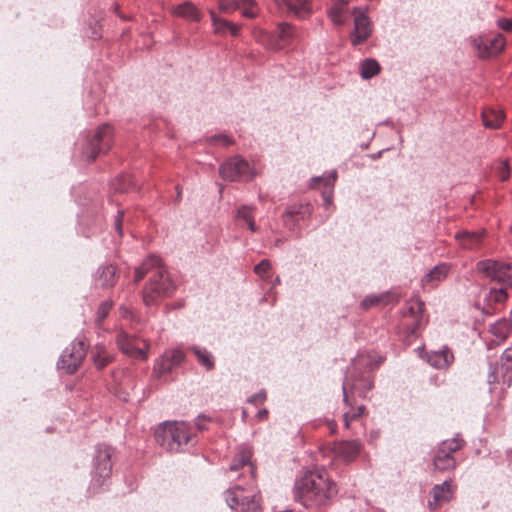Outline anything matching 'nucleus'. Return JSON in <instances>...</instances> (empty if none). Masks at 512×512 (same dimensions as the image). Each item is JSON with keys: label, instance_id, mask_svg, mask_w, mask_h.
<instances>
[{"label": "nucleus", "instance_id": "obj_1", "mask_svg": "<svg viewBox=\"0 0 512 512\" xmlns=\"http://www.w3.org/2000/svg\"><path fill=\"white\" fill-rule=\"evenodd\" d=\"M338 493L337 484L324 469L305 468L296 477L292 489L293 499L312 511L330 507Z\"/></svg>", "mask_w": 512, "mask_h": 512}, {"label": "nucleus", "instance_id": "obj_2", "mask_svg": "<svg viewBox=\"0 0 512 512\" xmlns=\"http://www.w3.org/2000/svg\"><path fill=\"white\" fill-rule=\"evenodd\" d=\"M146 275H149V280L142 290V301L146 307L158 306L162 299L171 297L176 291V283L158 256H148L135 269L134 281L138 283Z\"/></svg>", "mask_w": 512, "mask_h": 512}, {"label": "nucleus", "instance_id": "obj_3", "mask_svg": "<svg viewBox=\"0 0 512 512\" xmlns=\"http://www.w3.org/2000/svg\"><path fill=\"white\" fill-rule=\"evenodd\" d=\"M194 428L185 421H164L155 430L154 437L160 446H183L196 444Z\"/></svg>", "mask_w": 512, "mask_h": 512}, {"label": "nucleus", "instance_id": "obj_4", "mask_svg": "<svg viewBox=\"0 0 512 512\" xmlns=\"http://www.w3.org/2000/svg\"><path fill=\"white\" fill-rule=\"evenodd\" d=\"M225 500L236 512H260L257 492L252 486L235 485L225 492Z\"/></svg>", "mask_w": 512, "mask_h": 512}, {"label": "nucleus", "instance_id": "obj_5", "mask_svg": "<svg viewBox=\"0 0 512 512\" xmlns=\"http://www.w3.org/2000/svg\"><path fill=\"white\" fill-rule=\"evenodd\" d=\"M113 141V127L108 123L102 124L95 130L94 134L87 139L83 147V154L88 160L93 161L100 154L107 153L111 149Z\"/></svg>", "mask_w": 512, "mask_h": 512}, {"label": "nucleus", "instance_id": "obj_6", "mask_svg": "<svg viewBox=\"0 0 512 512\" xmlns=\"http://www.w3.org/2000/svg\"><path fill=\"white\" fill-rule=\"evenodd\" d=\"M476 270L482 277L497 282L502 287H512V264L485 259L478 261Z\"/></svg>", "mask_w": 512, "mask_h": 512}, {"label": "nucleus", "instance_id": "obj_7", "mask_svg": "<svg viewBox=\"0 0 512 512\" xmlns=\"http://www.w3.org/2000/svg\"><path fill=\"white\" fill-rule=\"evenodd\" d=\"M489 391L492 393L496 385L502 384V390L512 384V347L507 348L501 355L500 364H490L487 375Z\"/></svg>", "mask_w": 512, "mask_h": 512}, {"label": "nucleus", "instance_id": "obj_8", "mask_svg": "<svg viewBox=\"0 0 512 512\" xmlns=\"http://www.w3.org/2000/svg\"><path fill=\"white\" fill-rule=\"evenodd\" d=\"M88 346L84 338L72 341L61 354L57 363L58 368L67 374L75 373L86 357Z\"/></svg>", "mask_w": 512, "mask_h": 512}, {"label": "nucleus", "instance_id": "obj_9", "mask_svg": "<svg viewBox=\"0 0 512 512\" xmlns=\"http://www.w3.org/2000/svg\"><path fill=\"white\" fill-rule=\"evenodd\" d=\"M219 173L227 181L250 180L254 175L249 163L240 156L231 157L221 164Z\"/></svg>", "mask_w": 512, "mask_h": 512}, {"label": "nucleus", "instance_id": "obj_10", "mask_svg": "<svg viewBox=\"0 0 512 512\" xmlns=\"http://www.w3.org/2000/svg\"><path fill=\"white\" fill-rule=\"evenodd\" d=\"M116 343L119 349L126 355L136 359L145 360L147 358L148 345L144 340L137 336L129 335L120 331L116 336Z\"/></svg>", "mask_w": 512, "mask_h": 512}, {"label": "nucleus", "instance_id": "obj_11", "mask_svg": "<svg viewBox=\"0 0 512 512\" xmlns=\"http://www.w3.org/2000/svg\"><path fill=\"white\" fill-rule=\"evenodd\" d=\"M425 304L421 300L408 303L404 317L406 318L405 329L408 337H417L419 330L425 325L423 312Z\"/></svg>", "mask_w": 512, "mask_h": 512}, {"label": "nucleus", "instance_id": "obj_12", "mask_svg": "<svg viewBox=\"0 0 512 512\" xmlns=\"http://www.w3.org/2000/svg\"><path fill=\"white\" fill-rule=\"evenodd\" d=\"M185 359V355L180 349H171L165 351L156 361L153 368V374L160 379L170 373L173 369L180 366Z\"/></svg>", "mask_w": 512, "mask_h": 512}, {"label": "nucleus", "instance_id": "obj_13", "mask_svg": "<svg viewBox=\"0 0 512 512\" xmlns=\"http://www.w3.org/2000/svg\"><path fill=\"white\" fill-rule=\"evenodd\" d=\"M473 46L480 58H489L499 54L505 47V40L502 35L494 37H478L473 39Z\"/></svg>", "mask_w": 512, "mask_h": 512}, {"label": "nucleus", "instance_id": "obj_14", "mask_svg": "<svg viewBox=\"0 0 512 512\" xmlns=\"http://www.w3.org/2000/svg\"><path fill=\"white\" fill-rule=\"evenodd\" d=\"M295 29L289 23H279L274 33L267 35L268 47L273 50H281L295 39Z\"/></svg>", "mask_w": 512, "mask_h": 512}, {"label": "nucleus", "instance_id": "obj_15", "mask_svg": "<svg viewBox=\"0 0 512 512\" xmlns=\"http://www.w3.org/2000/svg\"><path fill=\"white\" fill-rule=\"evenodd\" d=\"M311 214L312 208L309 204L290 205L282 214L283 224L289 231H295L299 221Z\"/></svg>", "mask_w": 512, "mask_h": 512}, {"label": "nucleus", "instance_id": "obj_16", "mask_svg": "<svg viewBox=\"0 0 512 512\" xmlns=\"http://www.w3.org/2000/svg\"><path fill=\"white\" fill-rule=\"evenodd\" d=\"M275 4L282 13H290L299 19H305L311 12L308 0H275Z\"/></svg>", "mask_w": 512, "mask_h": 512}, {"label": "nucleus", "instance_id": "obj_17", "mask_svg": "<svg viewBox=\"0 0 512 512\" xmlns=\"http://www.w3.org/2000/svg\"><path fill=\"white\" fill-rule=\"evenodd\" d=\"M372 34V23L369 18L360 13L354 18V30L350 34V41L353 46L364 43Z\"/></svg>", "mask_w": 512, "mask_h": 512}, {"label": "nucleus", "instance_id": "obj_18", "mask_svg": "<svg viewBox=\"0 0 512 512\" xmlns=\"http://www.w3.org/2000/svg\"><path fill=\"white\" fill-rule=\"evenodd\" d=\"M453 361L454 355L447 347L427 354V362L436 369H447Z\"/></svg>", "mask_w": 512, "mask_h": 512}, {"label": "nucleus", "instance_id": "obj_19", "mask_svg": "<svg viewBox=\"0 0 512 512\" xmlns=\"http://www.w3.org/2000/svg\"><path fill=\"white\" fill-rule=\"evenodd\" d=\"M485 230L480 231H461L456 234V239L460 245L467 250H475L481 246Z\"/></svg>", "mask_w": 512, "mask_h": 512}, {"label": "nucleus", "instance_id": "obj_20", "mask_svg": "<svg viewBox=\"0 0 512 512\" xmlns=\"http://www.w3.org/2000/svg\"><path fill=\"white\" fill-rule=\"evenodd\" d=\"M116 280V267L112 264L100 266L95 274V283L101 288L113 287Z\"/></svg>", "mask_w": 512, "mask_h": 512}, {"label": "nucleus", "instance_id": "obj_21", "mask_svg": "<svg viewBox=\"0 0 512 512\" xmlns=\"http://www.w3.org/2000/svg\"><path fill=\"white\" fill-rule=\"evenodd\" d=\"M432 494L433 501H429V507L432 510H435L438 505L443 502H448L451 499V486L448 481H444L442 484H438L433 487Z\"/></svg>", "mask_w": 512, "mask_h": 512}, {"label": "nucleus", "instance_id": "obj_22", "mask_svg": "<svg viewBox=\"0 0 512 512\" xmlns=\"http://www.w3.org/2000/svg\"><path fill=\"white\" fill-rule=\"evenodd\" d=\"M173 13L184 19L199 22L201 20V12L199 9L190 1H186L173 8Z\"/></svg>", "mask_w": 512, "mask_h": 512}, {"label": "nucleus", "instance_id": "obj_23", "mask_svg": "<svg viewBox=\"0 0 512 512\" xmlns=\"http://www.w3.org/2000/svg\"><path fill=\"white\" fill-rule=\"evenodd\" d=\"M91 359L98 370L104 369L114 359L105 346L101 344L95 345L91 350Z\"/></svg>", "mask_w": 512, "mask_h": 512}, {"label": "nucleus", "instance_id": "obj_24", "mask_svg": "<svg viewBox=\"0 0 512 512\" xmlns=\"http://www.w3.org/2000/svg\"><path fill=\"white\" fill-rule=\"evenodd\" d=\"M251 450H240L233 458L229 470L231 472L238 471L241 468H247L251 476H254V467L251 464Z\"/></svg>", "mask_w": 512, "mask_h": 512}, {"label": "nucleus", "instance_id": "obj_25", "mask_svg": "<svg viewBox=\"0 0 512 512\" xmlns=\"http://www.w3.org/2000/svg\"><path fill=\"white\" fill-rule=\"evenodd\" d=\"M190 351L196 356L198 363L203 366L207 371H211L215 367L213 355L205 348L193 345Z\"/></svg>", "mask_w": 512, "mask_h": 512}, {"label": "nucleus", "instance_id": "obj_26", "mask_svg": "<svg viewBox=\"0 0 512 512\" xmlns=\"http://www.w3.org/2000/svg\"><path fill=\"white\" fill-rule=\"evenodd\" d=\"M110 457L111 455L108 453V450H98L95 470L100 477L105 478L111 473L112 465L110 462Z\"/></svg>", "mask_w": 512, "mask_h": 512}, {"label": "nucleus", "instance_id": "obj_27", "mask_svg": "<svg viewBox=\"0 0 512 512\" xmlns=\"http://www.w3.org/2000/svg\"><path fill=\"white\" fill-rule=\"evenodd\" d=\"M447 450H438L434 456V466L437 470L445 471L455 467V459Z\"/></svg>", "mask_w": 512, "mask_h": 512}, {"label": "nucleus", "instance_id": "obj_28", "mask_svg": "<svg viewBox=\"0 0 512 512\" xmlns=\"http://www.w3.org/2000/svg\"><path fill=\"white\" fill-rule=\"evenodd\" d=\"M483 124L487 128H499L504 120V115L501 111L495 109H487L482 112Z\"/></svg>", "mask_w": 512, "mask_h": 512}, {"label": "nucleus", "instance_id": "obj_29", "mask_svg": "<svg viewBox=\"0 0 512 512\" xmlns=\"http://www.w3.org/2000/svg\"><path fill=\"white\" fill-rule=\"evenodd\" d=\"M490 332L500 340L506 339L512 333V319L498 320L491 326Z\"/></svg>", "mask_w": 512, "mask_h": 512}, {"label": "nucleus", "instance_id": "obj_30", "mask_svg": "<svg viewBox=\"0 0 512 512\" xmlns=\"http://www.w3.org/2000/svg\"><path fill=\"white\" fill-rule=\"evenodd\" d=\"M253 212L254 207L242 205L237 210V220L244 221L247 224L248 229L255 233L258 231V226L255 224Z\"/></svg>", "mask_w": 512, "mask_h": 512}, {"label": "nucleus", "instance_id": "obj_31", "mask_svg": "<svg viewBox=\"0 0 512 512\" xmlns=\"http://www.w3.org/2000/svg\"><path fill=\"white\" fill-rule=\"evenodd\" d=\"M347 3L333 2V6L328 11V16L331 21L338 26L346 22L345 8Z\"/></svg>", "mask_w": 512, "mask_h": 512}, {"label": "nucleus", "instance_id": "obj_32", "mask_svg": "<svg viewBox=\"0 0 512 512\" xmlns=\"http://www.w3.org/2000/svg\"><path fill=\"white\" fill-rule=\"evenodd\" d=\"M450 270V266L446 263L436 265L432 270L427 273L423 279L425 282H440L444 280Z\"/></svg>", "mask_w": 512, "mask_h": 512}, {"label": "nucleus", "instance_id": "obj_33", "mask_svg": "<svg viewBox=\"0 0 512 512\" xmlns=\"http://www.w3.org/2000/svg\"><path fill=\"white\" fill-rule=\"evenodd\" d=\"M380 72L379 63L372 58L362 61L360 66V74L363 79H370Z\"/></svg>", "mask_w": 512, "mask_h": 512}, {"label": "nucleus", "instance_id": "obj_34", "mask_svg": "<svg viewBox=\"0 0 512 512\" xmlns=\"http://www.w3.org/2000/svg\"><path fill=\"white\" fill-rule=\"evenodd\" d=\"M374 387V380L370 375H362L358 379H354L352 388L360 389V396L365 398L366 393Z\"/></svg>", "mask_w": 512, "mask_h": 512}, {"label": "nucleus", "instance_id": "obj_35", "mask_svg": "<svg viewBox=\"0 0 512 512\" xmlns=\"http://www.w3.org/2000/svg\"><path fill=\"white\" fill-rule=\"evenodd\" d=\"M239 9L244 17L253 19L258 15V6L254 0H238Z\"/></svg>", "mask_w": 512, "mask_h": 512}, {"label": "nucleus", "instance_id": "obj_36", "mask_svg": "<svg viewBox=\"0 0 512 512\" xmlns=\"http://www.w3.org/2000/svg\"><path fill=\"white\" fill-rule=\"evenodd\" d=\"M507 288L506 287H500V288H491L487 297H486V300L488 302V304H492V303H495V304H502L505 302L506 298H507V292H506Z\"/></svg>", "mask_w": 512, "mask_h": 512}, {"label": "nucleus", "instance_id": "obj_37", "mask_svg": "<svg viewBox=\"0 0 512 512\" xmlns=\"http://www.w3.org/2000/svg\"><path fill=\"white\" fill-rule=\"evenodd\" d=\"M113 306V302L111 300H105L100 303L96 312L95 323L100 326L105 318L108 316L111 308Z\"/></svg>", "mask_w": 512, "mask_h": 512}, {"label": "nucleus", "instance_id": "obj_38", "mask_svg": "<svg viewBox=\"0 0 512 512\" xmlns=\"http://www.w3.org/2000/svg\"><path fill=\"white\" fill-rule=\"evenodd\" d=\"M114 189L120 192H127L132 188H135V184L132 178L128 175H122L115 180L113 183Z\"/></svg>", "mask_w": 512, "mask_h": 512}, {"label": "nucleus", "instance_id": "obj_39", "mask_svg": "<svg viewBox=\"0 0 512 512\" xmlns=\"http://www.w3.org/2000/svg\"><path fill=\"white\" fill-rule=\"evenodd\" d=\"M364 409L365 408L362 405L358 406L357 408L352 406L351 407V411L345 412V414H344L345 427L349 428V425H350L351 421H355L358 418H360L361 415L363 414Z\"/></svg>", "mask_w": 512, "mask_h": 512}, {"label": "nucleus", "instance_id": "obj_40", "mask_svg": "<svg viewBox=\"0 0 512 512\" xmlns=\"http://www.w3.org/2000/svg\"><path fill=\"white\" fill-rule=\"evenodd\" d=\"M387 297L385 295H369L366 296L362 302L361 307L363 309H369L371 307L377 306L380 303L384 302Z\"/></svg>", "mask_w": 512, "mask_h": 512}, {"label": "nucleus", "instance_id": "obj_41", "mask_svg": "<svg viewBox=\"0 0 512 512\" xmlns=\"http://www.w3.org/2000/svg\"><path fill=\"white\" fill-rule=\"evenodd\" d=\"M218 8L222 13H233L239 9L238 0H220Z\"/></svg>", "mask_w": 512, "mask_h": 512}, {"label": "nucleus", "instance_id": "obj_42", "mask_svg": "<svg viewBox=\"0 0 512 512\" xmlns=\"http://www.w3.org/2000/svg\"><path fill=\"white\" fill-rule=\"evenodd\" d=\"M381 363V360L377 363H373L372 360L365 355H359L357 359L354 360L353 365L355 367L363 366L367 368L368 370H373L374 368L378 367V365Z\"/></svg>", "mask_w": 512, "mask_h": 512}, {"label": "nucleus", "instance_id": "obj_43", "mask_svg": "<svg viewBox=\"0 0 512 512\" xmlns=\"http://www.w3.org/2000/svg\"><path fill=\"white\" fill-rule=\"evenodd\" d=\"M210 144L227 147L233 143L231 137L226 134H218L209 138Z\"/></svg>", "mask_w": 512, "mask_h": 512}, {"label": "nucleus", "instance_id": "obj_44", "mask_svg": "<svg viewBox=\"0 0 512 512\" xmlns=\"http://www.w3.org/2000/svg\"><path fill=\"white\" fill-rule=\"evenodd\" d=\"M496 174L501 181L508 180L510 176V167L507 160H503L498 164Z\"/></svg>", "mask_w": 512, "mask_h": 512}, {"label": "nucleus", "instance_id": "obj_45", "mask_svg": "<svg viewBox=\"0 0 512 512\" xmlns=\"http://www.w3.org/2000/svg\"><path fill=\"white\" fill-rule=\"evenodd\" d=\"M270 268V261L268 259H263L254 267V272L259 276H263L270 270Z\"/></svg>", "mask_w": 512, "mask_h": 512}, {"label": "nucleus", "instance_id": "obj_46", "mask_svg": "<svg viewBox=\"0 0 512 512\" xmlns=\"http://www.w3.org/2000/svg\"><path fill=\"white\" fill-rule=\"evenodd\" d=\"M266 397H267L266 391L265 390H261L258 393H255V394L251 395L248 398V402L252 403V404H255V405L262 404L266 400Z\"/></svg>", "mask_w": 512, "mask_h": 512}, {"label": "nucleus", "instance_id": "obj_47", "mask_svg": "<svg viewBox=\"0 0 512 512\" xmlns=\"http://www.w3.org/2000/svg\"><path fill=\"white\" fill-rule=\"evenodd\" d=\"M443 444L446 445L445 448H462L465 445V442L463 439L459 438V435L457 437L452 438L451 440H445L443 441Z\"/></svg>", "mask_w": 512, "mask_h": 512}, {"label": "nucleus", "instance_id": "obj_48", "mask_svg": "<svg viewBox=\"0 0 512 512\" xmlns=\"http://www.w3.org/2000/svg\"><path fill=\"white\" fill-rule=\"evenodd\" d=\"M209 14H210V17H211L212 24L215 27V32L216 33H220L221 32V28L218 25H222V22H224L226 20L222 19V18H219L216 15V13L214 12V10H209Z\"/></svg>", "mask_w": 512, "mask_h": 512}, {"label": "nucleus", "instance_id": "obj_49", "mask_svg": "<svg viewBox=\"0 0 512 512\" xmlns=\"http://www.w3.org/2000/svg\"><path fill=\"white\" fill-rule=\"evenodd\" d=\"M124 211L119 210L117 216L115 217L114 226L119 236L123 235L122 224H123Z\"/></svg>", "mask_w": 512, "mask_h": 512}, {"label": "nucleus", "instance_id": "obj_50", "mask_svg": "<svg viewBox=\"0 0 512 512\" xmlns=\"http://www.w3.org/2000/svg\"><path fill=\"white\" fill-rule=\"evenodd\" d=\"M222 25H225V27H227L228 31L230 32V34L232 36H238L239 35V31H240V26L226 20L224 22H222Z\"/></svg>", "mask_w": 512, "mask_h": 512}, {"label": "nucleus", "instance_id": "obj_51", "mask_svg": "<svg viewBox=\"0 0 512 512\" xmlns=\"http://www.w3.org/2000/svg\"><path fill=\"white\" fill-rule=\"evenodd\" d=\"M498 26L504 31L512 32V19L501 18L498 20Z\"/></svg>", "mask_w": 512, "mask_h": 512}, {"label": "nucleus", "instance_id": "obj_52", "mask_svg": "<svg viewBox=\"0 0 512 512\" xmlns=\"http://www.w3.org/2000/svg\"><path fill=\"white\" fill-rule=\"evenodd\" d=\"M202 419H207L204 415H199L196 419L195 426L198 430L202 431L205 429V426L200 423Z\"/></svg>", "mask_w": 512, "mask_h": 512}, {"label": "nucleus", "instance_id": "obj_53", "mask_svg": "<svg viewBox=\"0 0 512 512\" xmlns=\"http://www.w3.org/2000/svg\"><path fill=\"white\" fill-rule=\"evenodd\" d=\"M342 392H343V400L346 404H349V397H348V393H347V387L345 384H343V387H342Z\"/></svg>", "mask_w": 512, "mask_h": 512}, {"label": "nucleus", "instance_id": "obj_54", "mask_svg": "<svg viewBox=\"0 0 512 512\" xmlns=\"http://www.w3.org/2000/svg\"><path fill=\"white\" fill-rule=\"evenodd\" d=\"M268 415V411L266 409H262V410H259L258 413H257V418L259 420H262L264 418H266Z\"/></svg>", "mask_w": 512, "mask_h": 512}, {"label": "nucleus", "instance_id": "obj_55", "mask_svg": "<svg viewBox=\"0 0 512 512\" xmlns=\"http://www.w3.org/2000/svg\"><path fill=\"white\" fill-rule=\"evenodd\" d=\"M220 28H221V32L220 33H225L226 31H228L227 27H225V25H218Z\"/></svg>", "mask_w": 512, "mask_h": 512}, {"label": "nucleus", "instance_id": "obj_56", "mask_svg": "<svg viewBox=\"0 0 512 512\" xmlns=\"http://www.w3.org/2000/svg\"><path fill=\"white\" fill-rule=\"evenodd\" d=\"M283 243L282 239H276L275 240V246H280Z\"/></svg>", "mask_w": 512, "mask_h": 512}, {"label": "nucleus", "instance_id": "obj_57", "mask_svg": "<svg viewBox=\"0 0 512 512\" xmlns=\"http://www.w3.org/2000/svg\"><path fill=\"white\" fill-rule=\"evenodd\" d=\"M333 2H338V3H349L350 0H332Z\"/></svg>", "mask_w": 512, "mask_h": 512}, {"label": "nucleus", "instance_id": "obj_58", "mask_svg": "<svg viewBox=\"0 0 512 512\" xmlns=\"http://www.w3.org/2000/svg\"><path fill=\"white\" fill-rule=\"evenodd\" d=\"M280 282H281L280 277H276L275 284H280Z\"/></svg>", "mask_w": 512, "mask_h": 512}, {"label": "nucleus", "instance_id": "obj_59", "mask_svg": "<svg viewBox=\"0 0 512 512\" xmlns=\"http://www.w3.org/2000/svg\"><path fill=\"white\" fill-rule=\"evenodd\" d=\"M352 455L354 456L358 450L351 449Z\"/></svg>", "mask_w": 512, "mask_h": 512}, {"label": "nucleus", "instance_id": "obj_60", "mask_svg": "<svg viewBox=\"0 0 512 512\" xmlns=\"http://www.w3.org/2000/svg\"><path fill=\"white\" fill-rule=\"evenodd\" d=\"M181 197V192L178 190L177 192V199H179Z\"/></svg>", "mask_w": 512, "mask_h": 512}, {"label": "nucleus", "instance_id": "obj_61", "mask_svg": "<svg viewBox=\"0 0 512 512\" xmlns=\"http://www.w3.org/2000/svg\"><path fill=\"white\" fill-rule=\"evenodd\" d=\"M380 154H381V152H379L378 154L373 155V158H377V157H379V156H380Z\"/></svg>", "mask_w": 512, "mask_h": 512}, {"label": "nucleus", "instance_id": "obj_62", "mask_svg": "<svg viewBox=\"0 0 512 512\" xmlns=\"http://www.w3.org/2000/svg\"><path fill=\"white\" fill-rule=\"evenodd\" d=\"M332 176H333V179H335L336 178V172H333Z\"/></svg>", "mask_w": 512, "mask_h": 512}]
</instances>
